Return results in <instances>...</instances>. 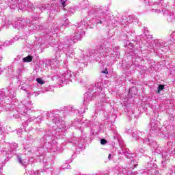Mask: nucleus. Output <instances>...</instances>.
<instances>
[{
	"label": "nucleus",
	"mask_w": 175,
	"mask_h": 175,
	"mask_svg": "<svg viewBox=\"0 0 175 175\" xmlns=\"http://www.w3.org/2000/svg\"><path fill=\"white\" fill-rule=\"evenodd\" d=\"M101 73H104L105 75H107L109 72L107 71V68H105V70L101 71Z\"/></svg>",
	"instance_id": "0eeeda50"
},
{
	"label": "nucleus",
	"mask_w": 175,
	"mask_h": 175,
	"mask_svg": "<svg viewBox=\"0 0 175 175\" xmlns=\"http://www.w3.org/2000/svg\"><path fill=\"white\" fill-rule=\"evenodd\" d=\"M163 88H165V86L163 85H159L158 87V94H159L161 91L163 90Z\"/></svg>",
	"instance_id": "7ed1b4c3"
},
{
	"label": "nucleus",
	"mask_w": 175,
	"mask_h": 175,
	"mask_svg": "<svg viewBox=\"0 0 175 175\" xmlns=\"http://www.w3.org/2000/svg\"><path fill=\"white\" fill-rule=\"evenodd\" d=\"M98 24H102V21H99Z\"/></svg>",
	"instance_id": "1a4fd4ad"
},
{
	"label": "nucleus",
	"mask_w": 175,
	"mask_h": 175,
	"mask_svg": "<svg viewBox=\"0 0 175 175\" xmlns=\"http://www.w3.org/2000/svg\"><path fill=\"white\" fill-rule=\"evenodd\" d=\"M66 3V1L65 0H61V3H62L63 8H65Z\"/></svg>",
	"instance_id": "423d86ee"
},
{
	"label": "nucleus",
	"mask_w": 175,
	"mask_h": 175,
	"mask_svg": "<svg viewBox=\"0 0 175 175\" xmlns=\"http://www.w3.org/2000/svg\"><path fill=\"white\" fill-rule=\"evenodd\" d=\"M23 62H32V56L28 55L23 59Z\"/></svg>",
	"instance_id": "f257e3e1"
},
{
	"label": "nucleus",
	"mask_w": 175,
	"mask_h": 175,
	"mask_svg": "<svg viewBox=\"0 0 175 175\" xmlns=\"http://www.w3.org/2000/svg\"><path fill=\"white\" fill-rule=\"evenodd\" d=\"M100 144H107V141L106 139H102L100 140Z\"/></svg>",
	"instance_id": "39448f33"
},
{
	"label": "nucleus",
	"mask_w": 175,
	"mask_h": 175,
	"mask_svg": "<svg viewBox=\"0 0 175 175\" xmlns=\"http://www.w3.org/2000/svg\"><path fill=\"white\" fill-rule=\"evenodd\" d=\"M36 81L38 83V84H44V81H43V80H42L40 78H37Z\"/></svg>",
	"instance_id": "20e7f679"
},
{
	"label": "nucleus",
	"mask_w": 175,
	"mask_h": 175,
	"mask_svg": "<svg viewBox=\"0 0 175 175\" xmlns=\"http://www.w3.org/2000/svg\"><path fill=\"white\" fill-rule=\"evenodd\" d=\"M111 157V154H109V155H108V158H109V159H110V158Z\"/></svg>",
	"instance_id": "6e6552de"
},
{
	"label": "nucleus",
	"mask_w": 175,
	"mask_h": 175,
	"mask_svg": "<svg viewBox=\"0 0 175 175\" xmlns=\"http://www.w3.org/2000/svg\"><path fill=\"white\" fill-rule=\"evenodd\" d=\"M129 92H131L132 95H137V89L132 88L130 89Z\"/></svg>",
	"instance_id": "f03ea898"
}]
</instances>
